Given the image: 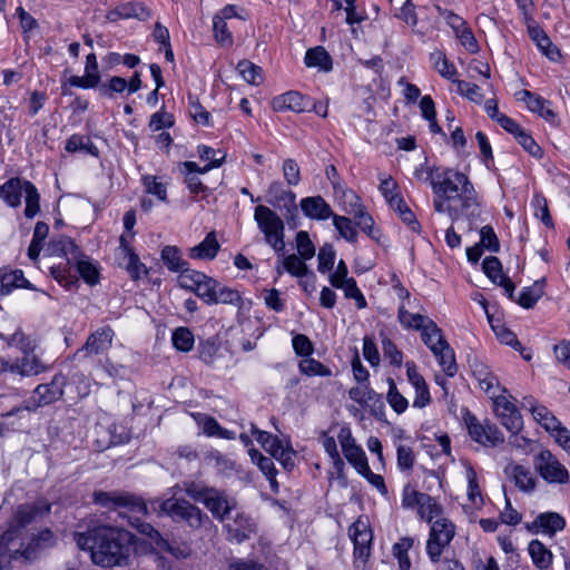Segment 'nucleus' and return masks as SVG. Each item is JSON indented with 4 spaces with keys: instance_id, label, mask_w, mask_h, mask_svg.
<instances>
[{
    "instance_id": "1",
    "label": "nucleus",
    "mask_w": 570,
    "mask_h": 570,
    "mask_svg": "<svg viewBox=\"0 0 570 570\" xmlns=\"http://www.w3.org/2000/svg\"><path fill=\"white\" fill-rule=\"evenodd\" d=\"M135 539L131 532L109 525L73 533L78 548L89 551L92 562L105 568L128 566L135 551Z\"/></svg>"
},
{
    "instance_id": "2",
    "label": "nucleus",
    "mask_w": 570,
    "mask_h": 570,
    "mask_svg": "<svg viewBox=\"0 0 570 570\" xmlns=\"http://www.w3.org/2000/svg\"><path fill=\"white\" fill-rule=\"evenodd\" d=\"M433 207L455 222L464 210L476 205V193L469 177L452 168H444L432 177Z\"/></svg>"
},
{
    "instance_id": "3",
    "label": "nucleus",
    "mask_w": 570,
    "mask_h": 570,
    "mask_svg": "<svg viewBox=\"0 0 570 570\" xmlns=\"http://www.w3.org/2000/svg\"><path fill=\"white\" fill-rule=\"evenodd\" d=\"M51 505L39 500L33 503H24L17 507L7 530L0 537V552L13 542L24 537V529L50 513Z\"/></svg>"
},
{
    "instance_id": "4",
    "label": "nucleus",
    "mask_w": 570,
    "mask_h": 570,
    "mask_svg": "<svg viewBox=\"0 0 570 570\" xmlns=\"http://www.w3.org/2000/svg\"><path fill=\"white\" fill-rule=\"evenodd\" d=\"M151 509L158 514H165L175 522H184L191 529H200L210 522L209 517L204 513L197 505L191 504L185 499L170 498L166 500H153Z\"/></svg>"
},
{
    "instance_id": "5",
    "label": "nucleus",
    "mask_w": 570,
    "mask_h": 570,
    "mask_svg": "<svg viewBox=\"0 0 570 570\" xmlns=\"http://www.w3.org/2000/svg\"><path fill=\"white\" fill-rule=\"evenodd\" d=\"M9 344L18 346L22 352L21 357L10 363V374L36 376L48 370V366L35 354L37 347L35 341L26 336L20 330L12 334Z\"/></svg>"
},
{
    "instance_id": "6",
    "label": "nucleus",
    "mask_w": 570,
    "mask_h": 570,
    "mask_svg": "<svg viewBox=\"0 0 570 570\" xmlns=\"http://www.w3.org/2000/svg\"><path fill=\"white\" fill-rule=\"evenodd\" d=\"M254 220L264 234L265 242L277 253L285 248L283 219L269 207L258 205L254 210Z\"/></svg>"
},
{
    "instance_id": "7",
    "label": "nucleus",
    "mask_w": 570,
    "mask_h": 570,
    "mask_svg": "<svg viewBox=\"0 0 570 570\" xmlns=\"http://www.w3.org/2000/svg\"><path fill=\"white\" fill-rule=\"evenodd\" d=\"M24 540L26 535L3 549L2 552H0V557L9 560L20 558L32 560L40 550L51 548L56 542L55 534L49 529L41 530L38 534H33L27 543Z\"/></svg>"
},
{
    "instance_id": "8",
    "label": "nucleus",
    "mask_w": 570,
    "mask_h": 570,
    "mask_svg": "<svg viewBox=\"0 0 570 570\" xmlns=\"http://www.w3.org/2000/svg\"><path fill=\"white\" fill-rule=\"evenodd\" d=\"M250 432L264 450L275 458L286 471L294 469L296 452L287 438L279 439L266 431L258 430L254 424H250Z\"/></svg>"
},
{
    "instance_id": "9",
    "label": "nucleus",
    "mask_w": 570,
    "mask_h": 570,
    "mask_svg": "<svg viewBox=\"0 0 570 570\" xmlns=\"http://www.w3.org/2000/svg\"><path fill=\"white\" fill-rule=\"evenodd\" d=\"M455 534L454 524L446 518H439L431 523L426 541V553L433 563L440 561L444 549L450 544Z\"/></svg>"
},
{
    "instance_id": "10",
    "label": "nucleus",
    "mask_w": 570,
    "mask_h": 570,
    "mask_svg": "<svg viewBox=\"0 0 570 570\" xmlns=\"http://www.w3.org/2000/svg\"><path fill=\"white\" fill-rule=\"evenodd\" d=\"M66 379L61 373L56 374L49 383L39 384L31 396L24 401V409L36 411L60 400L63 395Z\"/></svg>"
},
{
    "instance_id": "11",
    "label": "nucleus",
    "mask_w": 570,
    "mask_h": 570,
    "mask_svg": "<svg viewBox=\"0 0 570 570\" xmlns=\"http://www.w3.org/2000/svg\"><path fill=\"white\" fill-rule=\"evenodd\" d=\"M62 250L67 259V264L73 267L81 278L94 285L98 282V269L89 259L88 256L82 254L76 244L70 239L61 240Z\"/></svg>"
},
{
    "instance_id": "12",
    "label": "nucleus",
    "mask_w": 570,
    "mask_h": 570,
    "mask_svg": "<svg viewBox=\"0 0 570 570\" xmlns=\"http://www.w3.org/2000/svg\"><path fill=\"white\" fill-rule=\"evenodd\" d=\"M534 466L548 483L564 484L569 481L566 466L548 450L540 451L535 456Z\"/></svg>"
},
{
    "instance_id": "13",
    "label": "nucleus",
    "mask_w": 570,
    "mask_h": 570,
    "mask_svg": "<svg viewBox=\"0 0 570 570\" xmlns=\"http://www.w3.org/2000/svg\"><path fill=\"white\" fill-rule=\"evenodd\" d=\"M94 500L96 503L109 509L127 508L129 511L137 512L142 515H146L148 512L146 502L129 493L99 491L95 492Z\"/></svg>"
},
{
    "instance_id": "14",
    "label": "nucleus",
    "mask_w": 570,
    "mask_h": 570,
    "mask_svg": "<svg viewBox=\"0 0 570 570\" xmlns=\"http://www.w3.org/2000/svg\"><path fill=\"white\" fill-rule=\"evenodd\" d=\"M343 210L353 216L356 225L367 235L373 236L374 222L361 203V198L351 189L342 194Z\"/></svg>"
},
{
    "instance_id": "15",
    "label": "nucleus",
    "mask_w": 570,
    "mask_h": 570,
    "mask_svg": "<svg viewBox=\"0 0 570 570\" xmlns=\"http://www.w3.org/2000/svg\"><path fill=\"white\" fill-rule=\"evenodd\" d=\"M493 409L502 425L512 434L522 430L523 420L514 403L504 394H498L492 399Z\"/></svg>"
},
{
    "instance_id": "16",
    "label": "nucleus",
    "mask_w": 570,
    "mask_h": 570,
    "mask_svg": "<svg viewBox=\"0 0 570 570\" xmlns=\"http://www.w3.org/2000/svg\"><path fill=\"white\" fill-rule=\"evenodd\" d=\"M464 421L469 435L475 442L484 446H495L503 442V435L494 424L481 423L474 415L470 414L465 416Z\"/></svg>"
},
{
    "instance_id": "17",
    "label": "nucleus",
    "mask_w": 570,
    "mask_h": 570,
    "mask_svg": "<svg viewBox=\"0 0 570 570\" xmlns=\"http://www.w3.org/2000/svg\"><path fill=\"white\" fill-rule=\"evenodd\" d=\"M337 438L345 459L354 466L357 473L360 474L362 471H367L368 462L365 452L355 443L351 431L342 429Z\"/></svg>"
},
{
    "instance_id": "18",
    "label": "nucleus",
    "mask_w": 570,
    "mask_h": 570,
    "mask_svg": "<svg viewBox=\"0 0 570 570\" xmlns=\"http://www.w3.org/2000/svg\"><path fill=\"white\" fill-rule=\"evenodd\" d=\"M348 534L354 543V554L365 561L370 556L372 531L365 519L358 518L348 529Z\"/></svg>"
},
{
    "instance_id": "19",
    "label": "nucleus",
    "mask_w": 570,
    "mask_h": 570,
    "mask_svg": "<svg viewBox=\"0 0 570 570\" xmlns=\"http://www.w3.org/2000/svg\"><path fill=\"white\" fill-rule=\"evenodd\" d=\"M527 29L531 40L549 60L556 62L561 58L560 50L553 45L546 31L533 19H528Z\"/></svg>"
},
{
    "instance_id": "20",
    "label": "nucleus",
    "mask_w": 570,
    "mask_h": 570,
    "mask_svg": "<svg viewBox=\"0 0 570 570\" xmlns=\"http://www.w3.org/2000/svg\"><path fill=\"white\" fill-rule=\"evenodd\" d=\"M406 376L415 391L413 406L423 409L431 403V395L424 377L417 372L414 362H406Z\"/></svg>"
},
{
    "instance_id": "21",
    "label": "nucleus",
    "mask_w": 570,
    "mask_h": 570,
    "mask_svg": "<svg viewBox=\"0 0 570 570\" xmlns=\"http://www.w3.org/2000/svg\"><path fill=\"white\" fill-rule=\"evenodd\" d=\"M472 373L479 383L481 390H483L491 400L498 395L499 391L507 392L505 389H501L497 376L489 370V367L480 362L474 361L470 364Z\"/></svg>"
},
{
    "instance_id": "22",
    "label": "nucleus",
    "mask_w": 570,
    "mask_h": 570,
    "mask_svg": "<svg viewBox=\"0 0 570 570\" xmlns=\"http://www.w3.org/2000/svg\"><path fill=\"white\" fill-rule=\"evenodd\" d=\"M275 111L304 112L309 110V100L298 91H287L272 101Z\"/></svg>"
},
{
    "instance_id": "23",
    "label": "nucleus",
    "mask_w": 570,
    "mask_h": 570,
    "mask_svg": "<svg viewBox=\"0 0 570 570\" xmlns=\"http://www.w3.org/2000/svg\"><path fill=\"white\" fill-rule=\"evenodd\" d=\"M515 96L518 100L527 105L529 111L538 114L548 121H554L556 114L551 108L550 101L525 89L518 91Z\"/></svg>"
},
{
    "instance_id": "24",
    "label": "nucleus",
    "mask_w": 570,
    "mask_h": 570,
    "mask_svg": "<svg viewBox=\"0 0 570 570\" xmlns=\"http://www.w3.org/2000/svg\"><path fill=\"white\" fill-rule=\"evenodd\" d=\"M482 268L485 275L495 284L504 288L509 298H513L514 284L512 281L502 273L501 262L494 257H485L482 263Z\"/></svg>"
},
{
    "instance_id": "25",
    "label": "nucleus",
    "mask_w": 570,
    "mask_h": 570,
    "mask_svg": "<svg viewBox=\"0 0 570 570\" xmlns=\"http://www.w3.org/2000/svg\"><path fill=\"white\" fill-rule=\"evenodd\" d=\"M566 525L564 519L556 512L540 513L533 522L527 524V529L532 533L554 534Z\"/></svg>"
},
{
    "instance_id": "26",
    "label": "nucleus",
    "mask_w": 570,
    "mask_h": 570,
    "mask_svg": "<svg viewBox=\"0 0 570 570\" xmlns=\"http://www.w3.org/2000/svg\"><path fill=\"white\" fill-rule=\"evenodd\" d=\"M299 206L304 215L311 219L326 220L335 215L322 196L305 197L301 199Z\"/></svg>"
},
{
    "instance_id": "27",
    "label": "nucleus",
    "mask_w": 570,
    "mask_h": 570,
    "mask_svg": "<svg viewBox=\"0 0 570 570\" xmlns=\"http://www.w3.org/2000/svg\"><path fill=\"white\" fill-rule=\"evenodd\" d=\"M203 504L210 511L214 518L223 521L230 513L234 503L224 492L213 488L209 494L204 499Z\"/></svg>"
},
{
    "instance_id": "28",
    "label": "nucleus",
    "mask_w": 570,
    "mask_h": 570,
    "mask_svg": "<svg viewBox=\"0 0 570 570\" xmlns=\"http://www.w3.org/2000/svg\"><path fill=\"white\" fill-rule=\"evenodd\" d=\"M112 338L114 331L110 326L100 327L87 338L82 350L90 355L105 353L110 348Z\"/></svg>"
},
{
    "instance_id": "29",
    "label": "nucleus",
    "mask_w": 570,
    "mask_h": 570,
    "mask_svg": "<svg viewBox=\"0 0 570 570\" xmlns=\"http://www.w3.org/2000/svg\"><path fill=\"white\" fill-rule=\"evenodd\" d=\"M421 305L415 309L409 308L405 302H401L397 308V321L405 330L421 331L423 326L431 320L426 315L421 314Z\"/></svg>"
},
{
    "instance_id": "30",
    "label": "nucleus",
    "mask_w": 570,
    "mask_h": 570,
    "mask_svg": "<svg viewBox=\"0 0 570 570\" xmlns=\"http://www.w3.org/2000/svg\"><path fill=\"white\" fill-rule=\"evenodd\" d=\"M430 351L435 356L440 367L448 376H453L456 373L458 366L455 362L454 352L446 342V340L440 341V343H435L431 345Z\"/></svg>"
},
{
    "instance_id": "31",
    "label": "nucleus",
    "mask_w": 570,
    "mask_h": 570,
    "mask_svg": "<svg viewBox=\"0 0 570 570\" xmlns=\"http://www.w3.org/2000/svg\"><path fill=\"white\" fill-rule=\"evenodd\" d=\"M248 454L250 456L252 462L258 466V469L263 472V474L269 481L271 490L274 493H277L279 485L276 480L277 471H276L273 460L271 458L263 455L256 449H249Z\"/></svg>"
},
{
    "instance_id": "32",
    "label": "nucleus",
    "mask_w": 570,
    "mask_h": 570,
    "mask_svg": "<svg viewBox=\"0 0 570 570\" xmlns=\"http://www.w3.org/2000/svg\"><path fill=\"white\" fill-rule=\"evenodd\" d=\"M219 248L215 232H210L202 243L189 249L188 256L193 259L212 261L216 257Z\"/></svg>"
},
{
    "instance_id": "33",
    "label": "nucleus",
    "mask_w": 570,
    "mask_h": 570,
    "mask_svg": "<svg viewBox=\"0 0 570 570\" xmlns=\"http://www.w3.org/2000/svg\"><path fill=\"white\" fill-rule=\"evenodd\" d=\"M26 181L20 178H11L0 187V197L11 207H18L26 191Z\"/></svg>"
},
{
    "instance_id": "34",
    "label": "nucleus",
    "mask_w": 570,
    "mask_h": 570,
    "mask_svg": "<svg viewBox=\"0 0 570 570\" xmlns=\"http://www.w3.org/2000/svg\"><path fill=\"white\" fill-rule=\"evenodd\" d=\"M160 258L165 266L174 273L181 275L184 271L189 268L188 262H186L181 252L177 246L167 245L161 249Z\"/></svg>"
},
{
    "instance_id": "35",
    "label": "nucleus",
    "mask_w": 570,
    "mask_h": 570,
    "mask_svg": "<svg viewBox=\"0 0 570 570\" xmlns=\"http://www.w3.org/2000/svg\"><path fill=\"white\" fill-rule=\"evenodd\" d=\"M14 288H30L22 271H0V295H8Z\"/></svg>"
},
{
    "instance_id": "36",
    "label": "nucleus",
    "mask_w": 570,
    "mask_h": 570,
    "mask_svg": "<svg viewBox=\"0 0 570 570\" xmlns=\"http://www.w3.org/2000/svg\"><path fill=\"white\" fill-rule=\"evenodd\" d=\"M533 564L540 570H547L552 564V552L539 540H532L528 547Z\"/></svg>"
},
{
    "instance_id": "37",
    "label": "nucleus",
    "mask_w": 570,
    "mask_h": 570,
    "mask_svg": "<svg viewBox=\"0 0 570 570\" xmlns=\"http://www.w3.org/2000/svg\"><path fill=\"white\" fill-rule=\"evenodd\" d=\"M267 195L271 198L269 202L274 205L296 208V195L292 190L284 189L279 181H274L269 185Z\"/></svg>"
},
{
    "instance_id": "38",
    "label": "nucleus",
    "mask_w": 570,
    "mask_h": 570,
    "mask_svg": "<svg viewBox=\"0 0 570 570\" xmlns=\"http://www.w3.org/2000/svg\"><path fill=\"white\" fill-rule=\"evenodd\" d=\"M510 474L514 480L515 487L521 491L532 492L535 489L537 480L529 469L515 464L510 468Z\"/></svg>"
},
{
    "instance_id": "39",
    "label": "nucleus",
    "mask_w": 570,
    "mask_h": 570,
    "mask_svg": "<svg viewBox=\"0 0 570 570\" xmlns=\"http://www.w3.org/2000/svg\"><path fill=\"white\" fill-rule=\"evenodd\" d=\"M304 61L307 67H318L323 71L332 69V59L323 47L307 50Z\"/></svg>"
},
{
    "instance_id": "40",
    "label": "nucleus",
    "mask_w": 570,
    "mask_h": 570,
    "mask_svg": "<svg viewBox=\"0 0 570 570\" xmlns=\"http://www.w3.org/2000/svg\"><path fill=\"white\" fill-rule=\"evenodd\" d=\"M430 61L440 76L445 79L453 80L456 75V68L448 60L446 56L442 51L435 50L431 52Z\"/></svg>"
},
{
    "instance_id": "41",
    "label": "nucleus",
    "mask_w": 570,
    "mask_h": 570,
    "mask_svg": "<svg viewBox=\"0 0 570 570\" xmlns=\"http://www.w3.org/2000/svg\"><path fill=\"white\" fill-rule=\"evenodd\" d=\"M465 476L468 481L466 494L469 501L475 507H481L483 504V497L478 482L476 472L470 464H465Z\"/></svg>"
},
{
    "instance_id": "42",
    "label": "nucleus",
    "mask_w": 570,
    "mask_h": 570,
    "mask_svg": "<svg viewBox=\"0 0 570 570\" xmlns=\"http://www.w3.org/2000/svg\"><path fill=\"white\" fill-rule=\"evenodd\" d=\"M198 156L202 160L207 161L202 169V173H207L213 168L219 167L225 160L226 154L222 150L216 151L212 147L200 145L197 148Z\"/></svg>"
},
{
    "instance_id": "43",
    "label": "nucleus",
    "mask_w": 570,
    "mask_h": 570,
    "mask_svg": "<svg viewBox=\"0 0 570 570\" xmlns=\"http://www.w3.org/2000/svg\"><path fill=\"white\" fill-rule=\"evenodd\" d=\"M171 342L176 350L189 352L194 347L195 337L188 327H177L171 335Z\"/></svg>"
},
{
    "instance_id": "44",
    "label": "nucleus",
    "mask_w": 570,
    "mask_h": 570,
    "mask_svg": "<svg viewBox=\"0 0 570 570\" xmlns=\"http://www.w3.org/2000/svg\"><path fill=\"white\" fill-rule=\"evenodd\" d=\"M387 384H389V391L386 394L387 403L397 414L405 412V410L409 406L407 399L400 393L393 379H391V377L387 379Z\"/></svg>"
},
{
    "instance_id": "45",
    "label": "nucleus",
    "mask_w": 570,
    "mask_h": 570,
    "mask_svg": "<svg viewBox=\"0 0 570 570\" xmlns=\"http://www.w3.org/2000/svg\"><path fill=\"white\" fill-rule=\"evenodd\" d=\"M417 511L420 517L431 524L434 522L433 519H439L442 513V508L434 498L425 494L417 508Z\"/></svg>"
},
{
    "instance_id": "46",
    "label": "nucleus",
    "mask_w": 570,
    "mask_h": 570,
    "mask_svg": "<svg viewBox=\"0 0 570 570\" xmlns=\"http://www.w3.org/2000/svg\"><path fill=\"white\" fill-rule=\"evenodd\" d=\"M204 279V273L188 268L181 275H178L177 283L179 287L196 293Z\"/></svg>"
},
{
    "instance_id": "47",
    "label": "nucleus",
    "mask_w": 570,
    "mask_h": 570,
    "mask_svg": "<svg viewBox=\"0 0 570 570\" xmlns=\"http://www.w3.org/2000/svg\"><path fill=\"white\" fill-rule=\"evenodd\" d=\"M333 225L338 232L340 236L350 243L357 240V230L353 226L351 218L346 216L333 215Z\"/></svg>"
},
{
    "instance_id": "48",
    "label": "nucleus",
    "mask_w": 570,
    "mask_h": 570,
    "mask_svg": "<svg viewBox=\"0 0 570 570\" xmlns=\"http://www.w3.org/2000/svg\"><path fill=\"white\" fill-rule=\"evenodd\" d=\"M237 70L248 83L258 86L263 81V70L248 60H242L237 65Z\"/></svg>"
},
{
    "instance_id": "49",
    "label": "nucleus",
    "mask_w": 570,
    "mask_h": 570,
    "mask_svg": "<svg viewBox=\"0 0 570 570\" xmlns=\"http://www.w3.org/2000/svg\"><path fill=\"white\" fill-rule=\"evenodd\" d=\"M242 302V297L236 289H233L227 286H223L218 283V287L215 289L214 297L212 299L213 304H230V305H239Z\"/></svg>"
},
{
    "instance_id": "50",
    "label": "nucleus",
    "mask_w": 570,
    "mask_h": 570,
    "mask_svg": "<svg viewBox=\"0 0 570 570\" xmlns=\"http://www.w3.org/2000/svg\"><path fill=\"white\" fill-rule=\"evenodd\" d=\"M392 208L397 212L400 218L411 227L413 232L420 230V224L413 212L406 206L403 198H392Z\"/></svg>"
},
{
    "instance_id": "51",
    "label": "nucleus",
    "mask_w": 570,
    "mask_h": 570,
    "mask_svg": "<svg viewBox=\"0 0 570 570\" xmlns=\"http://www.w3.org/2000/svg\"><path fill=\"white\" fill-rule=\"evenodd\" d=\"M304 261L295 254L287 255L283 258V268L292 276L303 278L308 273V267Z\"/></svg>"
},
{
    "instance_id": "52",
    "label": "nucleus",
    "mask_w": 570,
    "mask_h": 570,
    "mask_svg": "<svg viewBox=\"0 0 570 570\" xmlns=\"http://www.w3.org/2000/svg\"><path fill=\"white\" fill-rule=\"evenodd\" d=\"M301 373L307 376H330L332 375V371L323 365L321 362L306 357L302 360L298 364Z\"/></svg>"
},
{
    "instance_id": "53",
    "label": "nucleus",
    "mask_w": 570,
    "mask_h": 570,
    "mask_svg": "<svg viewBox=\"0 0 570 570\" xmlns=\"http://www.w3.org/2000/svg\"><path fill=\"white\" fill-rule=\"evenodd\" d=\"M40 196L37 191V188L30 181H26V191H24V200H26V208H24V215L28 218L35 217L38 212L40 210L39 205Z\"/></svg>"
},
{
    "instance_id": "54",
    "label": "nucleus",
    "mask_w": 570,
    "mask_h": 570,
    "mask_svg": "<svg viewBox=\"0 0 570 570\" xmlns=\"http://www.w3.org/2000/svg\"><path fill=\"white\" fill-rule=\"evenodd\" d=\"M141 180L146 193L156 196L160 202H167L166 185L157 176L145 175Z\"/></svg>"
},
{
    "instance_id": "55",
    "label": "nucleus",
    "mask_w": 570,
    "mask_h": 570,
    "mask_svg": "<svg viewBox=\"0 0 570 570\" xmlns=\"http://www.w3.org/2000/svg\"><path fill=\"white\" fill-rule=\"evenodd\" d=\"M124 19L147 20L150 18L149 9L139 1L121 3Z\"/></svg>"
},
{
    "instance_id": "56",
    "label": "nucleus",
    "mask_w": 570,
    "mask_h": 570,
    "mask_svg": "<svg viewBox=\"0 0 570 570\" xmlns=\"http://www.w3.org/2000/svg\"><path fill=\"white\" fill-rule=\"evenodd\" d=\"M543 295V286L534 283L532 286L522 289L518 303L524 308H531Z\"/></svg>"
},
{
    "instance_id": "57",
    "label": "nucleus",
    "mask_w": 570,
    "mask_h": 570,
    "mask_svg": "<svg viewBox=\"0 0 570 570\" xmlns=\"http://www.w3.org/2000/svg\"><path fill=\"white\" fill-rule=\"evenodd\" d=\"M491 328L493 330L497 338L507 345H519L515 334L505 327L504 324L500 322V320H493V317L488 316Z\"/></svg>"
},
{
    "instance_id": "58",
    "label": "nucleus",
    "mask_w": 570,
    "mask_h": 570,
    "mask_svg": "<svg viewBox=\"0 0 570 570\" xmlns=\"http://www.w3.org/2000/svg\"><path fill=\"white\" fill-rule=\"evenodd\" d=\"M421 340L423 343L430 347L435 343H440V341L444 340L442 330L436 325L433 320H430L423 328L420 331Z\"/></svg>"
},
{
    "instance_id": "59",
    "label": "nucleus",
    "mask_w": 570,
    "mask_h": 570,
    "mask_svg": "<svg viewBox=\"0 0 570 570\" xmlns=\"http://www.w3.org/2000/svg\"><path fill=\"white\" fill-rule=\"evenodd\" d=\"M296 248L302 259H311L315 255V246L307 232L301 230L296 234Z\"/></svg>"
},
{
    "instance_id": "60",
    "label": "nucleus",
    "mask_w": 570,
    "mask_h": 570,
    "mask_svg": "<svg viewBox=\"0 0 570 570\" xmlns=\"http://www.w3.org/2000/svg\"><path fill=\"white\" fill-rule=\"evenodd\" d=\"M317 259H318V271L321 273L324 274V273L331 271L333 268L334 262H335V250H334L333 245L324 244L318 250Z\"/></svg>"
},
{
    "instance_id": "61",
    "label": "nucleus",
    "mask_w": 570,
    "mask_h": 570,
    "mask_svg": "<svg viewBox=\"0 0 570 570\" xmlns=\"http://www.w3.org/2000/svg\"><path fill=\"white\" fill-rule=\"evenodd\" d=\"M410 547L411 541L409 539H404L393 546V554L397 559L399 570H410L411 568V561L407 554Z\"/></svg>"
},
{
    "instance_id": "62",
    "label": "nucleus",
    "mask_w": 570,
    "mask_h": 570,
    "mask_svg": "<svg viewBox=\"0 0 570 570\" xmlns=\"http://www.w3.org/2000/svg\"><path fill=\"white\" fill-rule=\"evenodd\" d=\"M213 31L216 41L222 46H230L233 43V37L228 31L226 21H223L222 17L213 18Z\"/></svg>"
},
{
    "instance_id": "63",
    "label": "nucleus",
    "mask_w": 570,
    "mask_h": 570,
    "mask_svg": "<svg viewBox=\"0 0 570 570\" xmlns=\"http://www.w3.org/2000/svg\"><path fill=\"white\" fill-rule=\"evenodd\" d=\"M196 424L207 436H215L219 426L216 419L204 413H193Z\"/></svg>"
},
{
    "instance_id": "64",
    "label": "nucleus",
    "mask_w": 570,
    "mask_h": 570,
    "mask_svg": "<svg viewBox=\"0 0 570 570\" xmlns=\"http://www.w3.org/2000/svg\"><path fill=\"white\" fill-rule=\"evenodd\" d=\"M383 355L394 366H401L403 362V354L396 345L386 336L382 338Z\"/></svg>"
}]
</instances>
